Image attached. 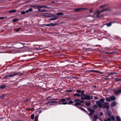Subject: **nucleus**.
I'll return each instance as SVG.
<instances>
[{"mask_svg": "<svg viewBox=\"0 0 121 121\" xmlns=\"http://www.w3.org/2000/svg\"><path fill=\"white\" fill-rule=\"evenodd\" d=\"M96 104L98 105V107L100 108H102V104L101 103H100V101H96Z\"/></svg>", "mask_w": 121, "mask_h": 121, "instance_id": "12", "label": "nucleus"}, {"mask_svg": "<svg viewBox=\"0 0 121 121\" xmlns=\"http://www.w3.org/2000/svg\"><path fill=\"white\" fill-rule=\"evenodd\" d=\"M98 108V106L96 104L94 105L92 107V108L95 110L96 109Z\"/></svg>", "mask_w": 121, "mask_h": 121, "instance_id": "23", "label": "nucleus"}, {"mask_svg": "<svg viewBox=\"0 0 121 121\" xmlns=\"http://www.w3.org/2000/svg\"><path fill=\"white\" fill-rule=\"evenodd\" d=\"M94 70H91L90 71L91 72H94Z\"/></svg>", "mask_w": 121, "mask_h": 121, "instance_id": "62", "label": "nucleus"}, {"mask_svg": "<svg viewBox=\"0 0 121 121\" xmlns=\"http://www.w3.org/2000/svg\"><path fill=\"white\" fill-rule=\"evenodd\" d=\"M30 6L34 8H39V5H31Z\"/></svg>", "mask_w": 121, "mask_h": 121, "instance_id": "18", "label": "nucleus"}, {"mask_svg": "<svg viewBox=\"0 0 121 121\" xmlns=\"http://www.w3.org/2000/svg\"><path fill=\"white\" fill-rule=\"evenodd\" d=\"M93 118L94 119H98V117L97 115H95L94 116Z\"/></svg>", "mask_w": 121, "mask_h": 121, "instance_id": "27", "label": "nucleus"}, {"mask_svg": "<svg viewBox=\"0 0 121 121\" xmlns=\"http://www.w3.org/2000/svg\"><path fill=\"white\" fill-rule=\"evenodd\" d=\"M104 104H102L104 108H106L107 109H109V103L107 102H104Z\"/></svg>", "mask_w": 121, "mask_h": 121, "instance_id": "6", "label": "nucleus"}, {"mask_svg": "<svg viewBox=\"0 0 121 121\" xmlns=\"http://www.w3.org/2000/svg\"><path fill=\"white\" fill-rule=\"evenodd\" d=\"M107 5L106 4H105L104 5H102L101 6L99 7V8H103V7H104L105 6H106Z\"/></svg>", "mask_w": 121, "mask_h": 121, "instance_id": "30", "label": "nucleus"}, {"mask_svg": "<svg viewBox=\"0 0 121 121\" xmlns=\"http://www.w3.org/2000/svg\"><path fill=\"white\" fill-rule=\"evenodd\" d=\"M80 100L79 99H75L74 100V102H76L77 101H80Z\"/></svg>", "mask_w": 121, "mask_h": 121, "instance_id": "44", "label": "nucleus"}, {"mask_svg": "<svg viewBox=\"0 0 121 121\" xmlns=\"http://www.w3.org/2000/svg\"><path fill=\"white\" fill-rule=\"evenodd\" d=\"M109 79V78H104V79L105 80H107V79Z\"/></svg>", "mask_w": 121, "mask_h": 121, "instance_id": "60", "label": "nucleus"}, {"mask_svg": "<svg viewBox=\"0 0 121 121\" xmlns=\"http://www.w3.org/2000/svg\"><path fill=\"white\" fill-rule=\"evenodd\" d=\"M38 117L37 116H35V120H38Z\"/></svg>", "mask_w": 121, "mask_h": 121, "instance_id": "47", "label": "nucleus"}, {"mask_svg": "<svg viewBox=\"0 0 121 121\" xmlns=\"http://www.w3.org/2000/svg\"><path fill=\"white\" fill-rule=\"evenodd\" d=\"M15 121H23L22 120H16Z\"/></svg>", "mask_w": 121, "mask_h": 121, "instance_id": "63", "label": "nucleus"}, {"mask_svg": "<svg viewBox=\"0 0 121 121\" xmlns=\"http://www.w3.org/2000/svg\"><path fill=\"white\" fill-rule=\"evenodd\" d=\"M51 103L50 101V102H47V103H46V104H49V103Z\"/></svg>", "mask_w": 121, "mask_h": 121, "instance_id": "57", "label": "nucleus"}, {"mask_svg": "<svg viewBox=\"0 0 121 121\" xmlns=\"http://www.w3.org/2000/svg\"><path fill=\"white\" fill-rule=\"evenodd\" d=\"M55 3V2L54 1H52L51 2V3Z\"/></svg>", "mask_w": 121, "mask_h": 121, "instance_id": "64", "label": "nucleus"}, {"mask_svg": "<svg viewBox=\"0 0 121 121\" xmlns=\"http://www.w3.org/2000/svg\"><path fill=\"white\" fill-rule=\"evenodd\" d=\"M105 53L108 54H110V52H105Z\"/></svg>", "mask_w": 121, "mask_h": 121, "instance_id": "55", "label": "nucleus"}, {"mask_svg": "<svg viewBox=\"0 0 121 121\" xmlns=\"http://www.w3.org/2000/svg\"><path fill=\"white\" fill-rule=\"evenodd\" d=\"M80 103H84V101L83 100H80Z\"/></svg>", "mask_w": 121, "mask_h": 121, "instance_id": "49", "label": "nucleus"}, {"mask_svg": "<svg viewBox=\"0 0 121 121\" xmlns=\"http://www.w3.org/2000/svg\"><path fill=\"white\" fill-rule=\"evenodd\" d=\"M76 91L79 94V93H81V91L80 90H77Z\"/></svg>", "mask_w": 121, "mask_h": 121, "instance_id": "42", "label": "nucleus"}, {"mask_svg": "<svg viewBox=\"0 0 121 121\" xmlns=\"http://www.w3.org/2000/svg\"><path fill=\"white\" fill-rule=\"evenodd\" d=\"M99 114L101 115H103V113L102 112H100L99 113Z\"/></svg>", "mask_w": 121, "mask_h": 121, "instance_id": "51", "label": "nucleus"}, {"mask_svg": "<svg viewBox=\"0 0 121 121\" xmlns=\"http://www.w3.org/2000/svg\"><path fill=\"white\" fill-rule=\"evenodd\" d=\"M46 6H39V8H46Z\"/></svg>", "mask_w": 121, "mask_h": 121, "instance_id": "33", "label": "nucleus"}, {"mask_svg": "<svg viewBox=\"0 0 121 121\" xmlns=\"http://www.w3.org/2000/svg\"><path fill=\"white\" fill-rule=\"evenodd\" d=\"M110 98L111 100H114L116 99L115 97L114 96H112Z\"/></svg>", "mask_w": 121, "mask_h": 121, "instance_id": "25", "label": "nucleus"}, {"mask_svg": "<svg viewBox=\"0 0 121 121\" xmlns=\"http://www.w3.org/2000/svg\"><path fill=\"white\" fill-rule=\"evenodd\" d=\"M81 95L79 93H75L73 94V95L74 97H81Z\"/></svg>", "mask_w": 121, "mask_h": 121, "instance_id": "14", "label": "nucleus"}, {"mask_svg": "<svg viewBox=\"0 0 121 121\" xmlns=\"http://www.w3.org/2000/svg\"><path fill=\"white\" fill-rule=\"evenodd\" d=\"M92 8H91V9H90V13H91V10H92Z\"/></svg>", "mask_w": 121, "mask_h": 121, "instance_id": "54", "label": "nucleus"}, {"mask_svg": "<svg viewBox=\"0 0 121 121\" xmlns=\"http://www.w3.org/2000/svg\"><path fill=\"white\" fill-rule=\"evenodd\" d=\"M18 20L17 19H15L13 20V22H16Z\"/></svg>", "mask_w": 121, "mask_h": 121, "instance_id": "37", "label": "nucleus"}, {"mask_svg": "<svg viewBox=\"0 0 121 121\" xmlns=\"http://www.w3.org/2000/svg\"><path fill=\"white\" fill-rule=\"evenodd\" d=\"M84 91L82 90L81 91V94L82 97L81 99L82 100L86 99L87 100H91L93 99V96H92L89 95L88 94H84Z\"/></svg>", "mask_w": 121, "mask_h": 121, "instance_id": "1", "label": "nucleus"}, {"mask_svg": "<svg viewBox=\"0 0 121 121\" xmlns=\"http://www.w3.org/2000/svg\"><path fill=\"white\" fill-rule=\"evenodd\" d=\"M16 10L13 9L9 11V13H13L16 12Z\"/></svg>", "mask_w": 121, "mask_h": 121, "instance_id": "24", "label": "nucleus"}, {"mask_svg": "<svg viewBox=\"0 0 121 121\" xmlns=\"http://www.w3.org/2000/svg\"><path fill=\"white\" fill-rule=\"evenodd\" d=\"M5 95H1V96H0V98L1 99H3L5 97Z\"/></svg>", "mask_w": 121, "mask_h": 121, "instance_id": "34", "label": "nucleus"}, {"mask_svg": "<svg viewBox=\"0 0 121 121\" xmlns=\"http://www.w3.org/2000/svg\"><path fill=\"white\" fill-rule=\"evenodd\" d=\"M81 104V103L80 102H76L75 104H74V106H76L78 105H80Z\"/></svg>", "mask_w": 121, "mask_h": 121, "instance_id": "20", "label": "nucleus"}, {"mask_svg": "<svg viewBox=\"0 0 121 121\" xmlns=\"http://www.w3.org/2000/svg\"><path fill=\"white\" fill-rule=\"evenodd\" d=\"M74 101H72L70 100V101H69L68 102H63L62 103H60V104H63V105H66L67 104L69 105L71 104H73Z\"/></svg>", "mask_w": 121, "mask_h": 121, "instance_id": "8", "label": "nucleus"}, {"mask_svg": "<svg viewBox=\"0 0 121 121\" xmlns=\"http://www.w3.org/2000/svg\"><path fill=\"white\" fill-rule=\"evenodd\" d=\"M26 110L28 111H30V110L29 108H27L26 109Z\"/></svg>", "mask_w": 121, "mask_h": 121, "instance_id": "52", "label": "nucleus"}, {"mask_svg": "<svg viewBox=\"0 0 121 121\" xmlns=\"http://www.w3.org/2000/svg\"><path fill=\"white\" fill-rule=\"evenodd\" d=\"M85 104L87 106H89L90 105V101H86L85 102Z\"/></svg>", "mask_w": 121, "mask_h": 121, "instance_id": "15", "label": "nucleus"}, {"mask_svg": "<svg viewBox=\"0 0 121 121\" xmlns=\"http://www.w3.org/2000/svg\"><path fill=\"white\" fill-rule=\"evenodd\" d=\"M63 14V13H57L56 14V15L58 16L62 15Z\"/></svg>", "mask_w": 121, "mask_h": 121, "instance_id": "28", "label": "nucleus"}, {"mask_svg": "<svg viewBox=\"0 0 121 121\" xmlns=\"http://www.w3.org/2000/svg\"><path fill=\"white\" fill-rule=\"evenodd\" d=\"M121 93V89L117 90H115L114 91V94L116 95H118Z\"/></svg>", "mask_w": 121, "mask_h": 121, "instance_id": "9", "label": "nucleus"}, {"mask_svg": "<svg viewBox=\"0 0 121 121\" xmlns=\"http://www.w3.org/2000/svg\"><path fill=\"white\" fill-rule=\"evenodd\" d=\"M71 100V98L70 97H66L65 98H62L60 99L58 103L60 104V103H62L63 102H65L66 101H68Z\"/></svg>", "mask_w": 121, "mask_h": 121, "instance_id": "4", "label": "nucleus"}, {"mask_svg": "<svg viewBox=\"0 0 121 121\" xmlns=\"http://www.w3.org/2000/svg\"><path fill=\"white\" fill-rule=\"evenodd\" d=\"M47 11L45 9L42 10L41 12H46Z\"/></svg>", "mask_w": 121, "mask_h": 121, "instance_id": "48", "label": "nucleus"}, {"mask_svg": "<svg viewBox=\"0 0 121 121\" xmlns=\"http://www.w3.org/2000/svg\"><path fill=\"white\" fill-rule=\"evenodd\" d=\"M21 29V28H18V29H17L16 30V32H18V31H19L20 29Z\"/></svg>", "mask_w": 121, "mask_h": 121, "instance_id": "45", "label": "nucleus"}, {"mask_svg": "<svg viewBox=\"0 0 121 121\" xmlns=\"http://www.w3.org/2000/svg\"><path fill=\"white\" fill-rule=\"evenodd\" d=\"M115 21H113L110 22L106 24V25H107L108 27H109L111 26L112 23H115Z\"/></svg>", "mask_w": 121, "mask_h": 121, "instance_id": "13", "label": "nucleus"}, {"mask_svg": "<svg viewBox=\"0 0 121 121\" xmlns=\"http://www.w3.org/2000/svg\"><path fill=\"white\" fill-rule=\"evenodd\" d=\"M34 117L35 115L34 114H32L31 115V118L32 119H34Z\"/></svg>", "mask_w": 121, "mask_h": 121, "instance_id": "29", "label": "nucleus"}, {"mask_svg": "<svg viewBox=\"0 0 121 121\" xmlns=\"http://www.w3.org/2000/svg\"><path fill=\"white\" fill-rule=\"evenodd\" d=\"M94 72H95L96 73H102V72H100V71H96V70L94 71Z\"/></svg>", "mask_w": 121, "mask_h": 121, "instance_id": "40", "label": "nucleus"}, {"mask_svg": "<svg viewBox=\"0 0 121 121\" xmlns=\"http://www.w3.org/2000/svg\"><path fill=\"white\" fill-rule=\"evenodd\" d=\"M32 11V9L31 8H30L28 9L26 11V13H28L29 12H31Z\"/></svg>", "mask_w": 121, "mask_h": 121, "instance_id": "19", "label": "nucleus"}, {"mask_svg": "<svg viewBox=\"0 0 121 121\" xmlns=\"http://www.w3.org/2000/svg\"><path fill=\"white\" fill-rule=\"evenodd\" d=\"M96 119H94V118H93V121H96Z\"/></svg>", "mask_w": 121, "mask_h": 121, "instance_id": "56", "label": "nucleus"}, {"mask_svg": "<svg viewBox=\"0 0 121 121\" xmlns=\"http://www.w3.org/2000/svg\"><path fill=\"white\" fill-rule=\"evenodd\" d=\"M39 8H38V11L39 12H41L42 10H41Z\"/></svg>", "mask_w": 121, "mask_h": 121, "instance_id": "46", "label": "nucleus"}, {"mask_svg": "<svg viewBox=\"0 0 121 121\" xmlns=\"http://www.w3.org/2000/svg\"><path fill=\"white\" fill-rule=\"evenodd\" d=\"M46 8H47V9H50V7H47L46 6Z\"/></svg>", "mask_w": 121, "mask_h": 121, "instance_id": "58", "label": "nucleus"}, {"mask_svg": "<svg viewBox=\"0 0 121 121\" xmlns=\"http://www.w3.org/2000/svg\"><path fill=\"white\" fill-rule=\"evenodd\" d=\"M5 86L4 85H2L0 86V89H3L5 88Z\"/></svg>", "mask_w": 121, "mask_h": 121, "instance_id": "26", "label": "nucleus"}, {"mask_svg": "<svg viewBox=\"0 0 121 121\" xmlns=\"http://www.w3.org/2000/svg\"><path fill=\"white\" fill-rule=\"evenodd\" d=\"M81 109L83 111H84V112H85V111H86L85 110V109L84 108H81Z\"/></svg>", "mask_w": 121, "mask_h": 121, "instance_id": "43", "label": "nucleus"}, {"mask_svg": "<svg viewBox=\"0 0 121 121\" xmlns=\"http://www.w3.org/2000/svg\"><path fill=\"white\" fill-rule=\"evenodd\" d=\"M115 81H121V79L119 78H117L115 79Z\"/></svg>", "mask_w": 121, "mask_h": 121, "instance_id": "35", "label": "nucleus"}, {"mask_svg": "<svg viewBox=\"0 0 121 121\" xmlns=\"http://www.w3.org/2000/svg\"><path fill=\"white\" fill-rule=\"evenodd\" d=\"M28 100H29V99H26V100H25V102H27V101H28Z\"/></svg>", "mask_w": 121, "mask_h": 121, "instance_id": "59", "label": "nucleus"}, {"mask_svg": "<svg viewBox=\"0 0 121 121\" xmlns=\"http://www.w3.org/2000/svg\"><path fill=\"white\" fill-rule=\"evenodd\" d=\"M47 16V17H51L49 15H47V16Z\"/></svg>", "mask_w": 121, "mask_h": 121, "instance_id": "61", "label": "nucleus"}, {"mask_svg": "<svg viewBox=\"0 0 121 121\" xmlns=\"http://www.w3.org/2000/svg\"><path fill=\"white\" fill-rule=\"evenodd\" d=\"M88 110L90 112L89 114V115L92 116L94 114L95 111L93 110L91 108H89L88 109Z\"/></svg>", "mask_w": 121, "mask_h": 121, "instance_id": "10", "label": "nucleus"}, {"mask_svg": "<svg viewBox=\"0 0 121 121\" xmlns=\"http://www.w3.org/2000/svg\"><path fill=\"white\" fill-rule=\"evenodd\" d=\"M98 99V97L97 96H95L94 97V99Z\"/></svg>", "mask_w": 121, "mask_h": 121, "instance_id": "50", "label": "nucleus"}, {"mask_svg": "<svg viewBox=\"0 0 121 121\" xmlns=\"http://www.w3.org/2000/svg\"><path fill=\"white\" fill-rule=\"evenodd\" d=\"M57 23H50V26H57Z\"/></svg>", "mask_w": 121, "mask_h": 121, "instance_id": "16", "label": "nucleus"}, {"mask_svg": "<svg viewBox=\"0 0 121 121\" xmlns=\"http://www.w3.org/2000/svg\"><path fill=\"white\" fill-rule=\"evenodd\" d=\"M104 99H100V101H101L102 103H104Z\"/></svg>", "mask_w": 121, "mask_h": 121, "instance_id": "32", "label": "nucleus"}, {"mask_svg": "<svg viewBox=\"0 0 121 121\" xmlns=\"http://www.w3.org/2000/svg\"><path fill=\"white\" fill-rule=\"evenodd\" d=\"M57 19V18L56 17H55L54 18H50L49 19L50 20L52 21L54 20H55Z\"/></svg>", "mask_w": 121, "mask_h": 121, "instance_id": "22", "label": "nucleus"}, {"mask_svg": "<svg viewBox=\"0 0 121 121\" xmlns=\"http://www.w3.org/2000/svg\"><path fill=\"white\" fill-rule=\"evenodd\" d=\"M50 102H51V103H57L58 104H59V103H58V102H58H55V101H50Z\"/></svg>", "mask_w": 121, "mask_h": 121, "instance_id": "41", "label": "nucleus"}, {"mask_svg": "<svg viewBox=\"0 0 121 121\" xmlns=\"http://www.w3.org/2000/svg\"><path fill=\"white\" fill-rule=\"evenodd\" d=\"M43 25L46 26H50V23L47 24H44Z\"/></svg>", "mask_w": 121, "mask_h": 121, "instance_id": "36", "label": "nucleus"}, {"mask_svg": "<svg viewBox=\"0 0 121 121\" xmlns=\"http://www.w3.org/2000/svg\"><path fill=\"white\" fill-rule=\"evenodd\" d=\"M26 13V11H22L21 12V14L22 15H23L25 14V13Z\"/></svg>", "mask_w": 121, "mask_h": 121, "instance_id": "39", "label": "nucleus"}, {"mask_svg": "<svg viewBox=\"0 0 121 121\" xmlns=\"http://www.w3.org/2000/svg\"><path fill=\"white\" fill-rule=\"evenodd\" d=\"M110 10V9L109 8H106L102 10L98 11L97 12V16H99V14L101 13H102L105 11H109Z\"/></svg>", "mask_w": 121, "mask_h": 121, "instance_id": "7", "label": "nucleus"}, {"mask_svg": "<svg viewBox=\"0 0 121 121\" xmlns=\"http://www.w3.org/2000/svg\"><path fill=\"white\" fill-rule=\"evenodd\" d=\"M87 9V8H78L77 9H75L74 10L75 12H78L79 11H81L82 10H85L86 9Z\"/></svg>", "mask_w": 121, "mask_h": 121, "instance_id": "11", "label": "nucleus"}, {"mask_svg": "<svg viewBox=\"0 0 121 121\" xmlns=\"http://www.w3.org/2000/svg\"><path fill=\"white\" fill-rule=\"evenodd\" d=\"M111 118V119L109 117L107 119H104V121H111L112 120V121H114L115 120V118L113 115L110 116H109Z\"/></svg>", "mask_w": 121, "mask_h": 121, "instance_id": "5", "label": "nucleus"}, {"mask_svg": "<svg viewBox=\"0 0 121 121\" xmlns=\"http://www.w3.org/2000/svg\"><path fill=\"white\" fill-rule=\"evenodd\" d=\"M24 44H25V43H19L14 45V47L16 48L20 49L23 47L24 46Z\"/></svg>", "mask_w": 121, "mask_h": 121, "instance_id": "3", "label": "nucleus"}, {"mask_svg": "<svg viewBox=\"0 0 121 121\" xmlns=\"http://www.w3.org/2000/svg\"><path fill=\"white\" fill-rule=\"evenodd\" d=\"M117 104V103L114 101H113L112 104H111V105L112 107H114Z\"/></svg>", "mask_w": 121, "mask_h": 121, "instance_id": "17", "label": "nucleus"}, {"mask_svg": "<svg viewBox=\"0 0 121 121\" xmlns=\"http://www.w3.org/2000/svg\"><path fill=\"white\" fill-rule=\"evenodd\" d=\"M4 18V17H0V19H3Z\"/></svg>", "mask_w": 121, "mask_h": 121, "instance_id": "53", "label": "nucleus"}, {"mask_svg": "<svg viewBox=\"0 0 121 121\" xmlns=\"http://www.w3.org/2000/svg\"><path fill=\"white\" fill-rule=\"evenodd\" d=\"M116 73H112V72H111V73H109L108 74V75H113V74H116Z\"/></svg>", "mask_w": 121, "mask_h": 121, "instance_id": "31", "label": "nucleus"}, {"mask_svg": "<svg viewBox=\"0 0 121 121\" xmlns=\"http://www.w3.org/2000/svg\"><path fill=\"white\" fill-rule=\"evenodd\" d=\"M66 91L67 93H69L72 92V91L70 90H66Z\"/></svg>", "mask_w": 121, "mask_h": 121, "instance_id": "38", "label": "nucleus"}, {"mask_svg": "<svg viewBox=\"0 0 121 121\" xmlns=\"http://www.w3.org/2000/svg\"><path fill=\"white\" fill-rule=\"evenodd\" d=\"M22 73L19 72L17 73H14L13 74L8 75H6L4 77V78L6 79H8L9 77H13L16 76L17 75L21 74Z\"/></svg>", "mask_w": 121, "mask_h": 121, "instance_id": "2", "label": "nucleus"}, {"mask_svg": "<svg viewBox=\"0 0 121 121\" xmlns=\"http://www.w3.org/2000/svg\"><path fill=\"white\" fill-rule=\"evenodd\" d=\"M106 101L107 102H110L111 101V98L110 97L108 98H106Z\"/></svg>", "mask_w": 121, "mask_h": 121, "instance_id": "21", "label": "nucleus"}]
</instances>
